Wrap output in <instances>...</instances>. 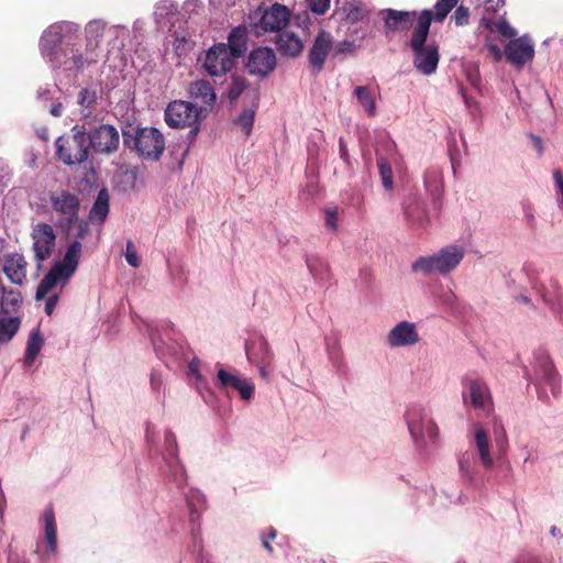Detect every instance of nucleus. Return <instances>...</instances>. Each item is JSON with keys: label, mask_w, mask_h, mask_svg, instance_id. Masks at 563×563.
Wrapping results in <instances>:
<instances>
[{"label": "nucleus", "mask_w": 563, "mask_h": 563, "mask_svg": "<svg viewBox=\"0 0 563 563\" xmlns=\"http://www.w3.org/2000/svg\"><path fill=\"white\" fill-rule=\"evenodd\" d=\"M485 46L487 47L489 54L497 62L503 58V56L505 55V51L503 52L501 48L498 45L494 44V43L487 42L485 44Z\"/></svg>", "instance_id": "6e6d98bb"}, {"label": "nucleus", "mask_w": 563, "mask_h": 563, "mask_svg": "<svg viewBox=\"0 0 563 563\" xmlns=\"http://www.w3.org/2000/svg\"><path fill=\"white\" fill-rule=\"evenodd\" d=\"M123 143L137 154L152 161H158L165 150V140L156 128L129 126L122 131Z\"/></svg>", "instance_id": "423d86ee"}, {"label": "nucleus", "mask_w": 563, "mask_h": 563, "mask_svg": "<svg viewBox=\"0 0 563 563\" xmlns=\"http://www.w3.org/2000/svg\"><path fill=\"white\" fill-rule=\"evenodd\" d=\"M56 154L66 165H79L88 159L89 144L85 125L76 124L70 136L56 140Z\"/></svg>", "instance_id": "1a4fd4ad"}, {"label": "nucleus", "mask_w": 563, "mask_h": 563, "mask_svg": "<svg viewBox=\"0 0 563 563\" xmlns=\"http://www.w3.org/2000/svg\"><path fill=\"white\" fill-rule=\"evenodd\" d=\"M330 0H309V8L317 14H323L329 9Z\"/></svg>", "instance_id": "3c124183"}, {"label": "nucleus", "mask_w": 563, "mask_h": 563, "mask_svg": "<svg viewBox=\"0 0 563 563\" xmlns=\"http://www.w3.org/2000/svg\"><path fill=\"white\" fill-rule=\"evenodd\" d=\"M354 95L356 96L360 104L364 108L367 115L374 117L376 114V100L369 87L357 86L354 89Z\"/></svg>", "instance_id": "f704fd0d"}, {"label": "nucleus", "mask_w": 563, "mask_h": 563, "mask_svg": "<svg viewBox=\"0 0 563 563\" xmlns=\"http://www.w3.org/2000/svg\"><path fill=\"white\" fill-rule=\"evenodd\" d=\"M188 93L190 98L199 100L207 107H212L217 100L213 87L206 79L192 81L188 87Z\"/></svg>", "instance_id": "bb28decb"}, {"label": "nucleus", "mask_w": 563, "mask_h": 563, "mask_svg": "<svg viewBox=\"0 0 563 563\" xmlns=\"http://www.w3.org/2000/svg\"><path fill=\"white\" fill-rule=\"evenodd\" d=\"M22 301V297L19 291L3 289V295L0 301L1 310L3 313H10L18 309Z\"/></svg>", "instance_id": "4c0bfd02"}, {"label": "nucleus", "mask_w": 563, "mask_h": 563, "mask_svg": "<svg viewBox=\"0 0 563 563\" xmlns=\"http://www.w3.org/2000/svg\"><path fill=\"white\" fill-rule=\"evenodd\" d=\"M227 51L230 52L236 60L244 55L247 49V29L244 25L234 27L229 36Z\"/></svg>", "instance_id": "a878e982"}, {"label": "nucleus", "mask_w": 563, "mask_h": 563, "mask_svg": "<svg viewBox=\"0 0 563 563\" xmlns=\"http://www.w3.org/2000/svg\"><path fill=\"white\" fill-rule=\"evenodd\" d=\"M494 438L498 452L505 454L508 444V438L505 428L501 424L494 426Z\"/></svg>", "instance_id": "a18cd8bd"}, {"label": "nucleus", "mask_w": 563, "mask_h": 563, "mask_svg": "<svg viewBox=\"0 0 563 563\" xmlns=\"http://www.w3.org/2000/svg\"><path fill=\"white\" fill-rule=\"evenodd\" d=\"M254 120L255 110L246 109L235 119L234 124L242 130L245 136H249L252 132Z\"/></svg>", "instance_id": "79ce46f5"}, {"label": "nucleus", "mask_w": 563, "mask_h": 563, "mask_svg": "<svg viewBox=\"0 0 563 563\" xmlns=\"http://www.w3.org/2000/svg\"><path fill=\"white\" fill-rule=\"evenodd\" d=\"M482 22L486 29L492 32H498L504 37L512 40L517 35V31L505 19L499 20L498 22H492L488 20H483Z\"/></svg>", "instance_id": "58836bf2"}, {"label": "nucleus", "mask_w": 563, "mask_h": 563, "mask_svg": "<svg viewBox=\"0 0 563 563\" xmlns=\"http://www.w3.org/2000/svg\"><path fill=\"white\" fill-rule=\"evenodd\" d=\"M236 59L227 51L225 43L213 44L205 53L201 65L211 77H222L232 70Z\"/></svg>", "instance_id": "9d476101"}, {"label": "nucleus", "mask_w": 563, "mask_h": 563, "mask_svg": "<svg viewBox=\"0 0 563 563\" xmlns=\"http://www.w3.org/2000/svg\"><path fill=\"white\" fill-rule=\"evenodd\" d=\"M419 341L417 324L406 320L395 324L386 335V343L391 349L413 346Z\"/></svg>", "instance_id": "f3484780"}, {"label": "nucleus", "mask_w": 563, "mask_h": 563, "mask_svg": "<svg viewBox=\"0 0 563 563\" xmlns=\"http://www.w3.org/2000/svg\"><path fill=\"white\" fill-rule=\"evenodd\" d=\"M277 49L282 55L297 57L303 49V43L298 35L292 32H282L276 40Z\"/></svg>", "instance_id": "393cba45"}, {"label": "nucleus", "mask_w": 563, "mask_h": 563, "mask_svg": "<svg viewBox=\"0 0 563 563\" xmlns=\"http://www.w3.org/2000/svg\"><path fill=\"white\" fill-rule=\"evenodd\" d=\"M27 262L20 253H11L4 257L3 272L8 279L15 285L26 280Z\"/></svg>", "instance_id": "5701e85b"}, {"label": "nucleus", "mask_w": 563, "mask_h": 563, "mask_svg": "<svg viewBox=\"0 0 563 563\" xmlns=\"http://www.w3.org/2000/svg\"><path fill=\"white\" fill-rule=\"evenodd\" d=\"M534 379L539 398L548 400L550 396L556 397L560 394V379L547 356L541 357L536 366Z\"/></svg>", "instance_id": "9b49d317"}, {"label": "nucleus", "mask_w": 563, "mask_h": 563, "mask_svg": "<svg viewBox=\"0 0 563 563\" xmlns=\"http://www.w3.org/2000/svg\"><path fill=\"white\" fill-rule=\"evenodd\" d=\"M271 363H262V364H255L260 371V375L264 379H268L269 373L267 371V366H269Z\"/></svg>", "instance_id": "69168bd1"}, {"label": "nucleus", "mask_w": 563, "mask_h": 563, "mask_svg": "<svg viewBox=\"0 0 563 563\" xmlns=\"http://www.w3.org/2000/svg\"><path fill=\"white\" fill-rule=\"evenodd\" d=\"M98 101V92L93 88H82L78 93V104L80 107V115L89 118L92 113V108Z\"/></svg>", "instance_id": "473e14b6"}, {"label": "nucleus", "mask_w": 563, "mask_h": 563, "mask_svg": "<svg viewBox=\"0 0 563 563\" xmlns=\"http://www.w3.org/2000/svg\"><path fill=\"white\" fill-rule=\"evenodd\" d=\"M506 59L516 68L521 69L534 57V45L528 35L512 38L505 46Z\"/></svg>", "instance_id": "dca6fc26"}, {"label": "nucleus", "mask_w": 563, "mask_h": 563, "mask_svg": "<svg viewBox=\"0 0 563 563\" xmlns=\"http://www.w3.org/2000/svg\"><path fill=\"white\" fill-rule=\"evenodd\" d=\"M339 146H340L341 158H343L345 162H347L349 154H347V148H346V145H345L343 139H340Z\"/></svg>", "instance_id": "338daca9"}, {"label": "nucleus", "mask_w": 563, "mask_h": 563, "mask_svg": "<svg viewBox=\"0 0 563 563\" xmlns=\"http://www.w3.org/2000/svg\"><path fill=\"white\" fill-rule=\"evenodd\" d=\"M465 256V249L459 244H450L438 252L417 257L411 263V271L422 276H448L454 272Z\"/></svg>", "instance_id": "7ed1b4c3"}, {"label": "nucleus", "mask_w": 563, "mask_h": 563, "mask_svg": "<svg viewBox=\"0 0 563 563\" xmlns=\"http://www.w3.org/2000/svg\"><path fill=\"white\" fill-rule=\"evenodd\" d=\"M49 202L56 212L67 224L77 221L80 202L76 195L67 190H57L49 194Z\"/></svg>", "instance_id": "2eb2a0df"}, {"label": "nucleus", "mask_w": 563, "mask_h": 563, "mask_svg": "<svg viewBox=\"0 0 563 563\" xmlns=\"http://www.w3.org/2000/svg\"><path fill=\"white\" fill-rule=\"evenodd\" d=\"M124 257L128 264L134 268L139 267L141 265V260L139 257L137 251L135 249V245L132 241L126 242Z\"/></svg>", "instance_id": "49530a36"}, {"label": "nucleus", "mask_w": 563, "mask_h": 563, "mask_svg": "<svg viewBox=\"0 0 563 563\" xmlns=\"http://www.w3.org/2000/svg\"><path fill=\"white\" fill-rule=\"evenodd\" d=\"M106 27L107 23L103 20H91L87 23L85 27L87 54L93 53L97 49L103 37Z\"/></svg>", "instance_id": "cd10ccee"}, {"label": "nucleus", "mask_w": 563, "mask_h": 563, "mask_svg": "<svg viewBox=\"0 0 563 563\" xmlns=\"http://www.w3.org/2000/svg\"><path fill=\"white\" fill-rule=\"evenodd\" d=\"M553 178L558 194L560 195V205L563 206V175L560 170L553 173Z\"/></svg>", "instance_id": "5fc2aeb1"}, {"label": "nucleus", "mask_w": 563, "mask_h": 563, "mask_svg": "<svg viewBox=\"0 0 563 563\" xmlns=\"http://www.w3.org/2000/svg\"><path fill=\"white\" fill-rule=\"evenodd\" d=\"M325 228L332 231L338 230V209L328 208L325 210Z\"/></svg>", "instance_id": "8fccbe9b"}, {"label": "nucleus", "mask_w": 563, "mask_h": 563, "mask_svg": "<svg viewBox=\"0 0 563 563\" xmlns=\"http://www.w3.org/2000/svg\"><path fill=\"white\" fill-rule=\"evenodd\" d=\"M276 530L273 527H269L268 529V537H262V544L265 548L266 551L269 553L273 552V547L271 545V540H274L276 538Z\"/></svg>", "instance_id": "4d7b16f0"}, {"label": "nucleus", "mask_w": 563, "mask_h": 563, "mask_svg": "<svg viewBox=\"0 0 563 563\" xmlns=\"http://www.w3.org/2000/svg\"><path fill=\"white\" fill-rule=\"evenodd\" d=\"M165 463L170 479L179 487L185 485L187 481L186 471L184 470V477H181L180 470L176 466L174 459L165 457Z\"/></svg>", "instance_id": "c03bdc74"}, {"label": "nucleus", "mask_w": 563, "mask_h": 563, "mask_svg": "<svg viewBox=\"0 0 563 563\" xmlns=\"http://www.w3.org/2000/svg\"><path fill=\"white\" fill-rule=\"evenodd\" d=\"M109 212V194L108 190L102 188L93 202V206L89 212L91 220L103 222Z\"/></svg>", "instance_id": "7c9ffc66"}, {"label": "nucleus", "mask_w": 563, "mask_h": 563, "mask_svg": "<svg viewBox=\"0 0 563 563\" xmlns=\"http://www.w3.org/2000/svg\"><path fill=\"white\" fill-rule=\"evenodd\" d=\"M378 15L384 22V34L390 37L396 32H407L416 20V11L383 9Z\"/></svg>", "instance_id": "a211bd4d"}, {"label": "nucleus", "mask_w": 563, "mask_h": 563, "mask_svg": "<svg viewBox=\"0 0 563 563\" xmlns=\"http://www.w3.org/2000/svg\"><path fill=\"white\" fill-rule=\"evenodd\" d=\"M175 10H176V8L172 2L164 1L156 7L155 13L163 15L164 14L163 11H165V14H172V13H174Z\"/></svg>", "instance_id": "13d9d810"}, {"label": "nucleus", "mask_w": 563, "mask_h": 563, "mask_svg": "<svg viewBox=\"0 0 563 563\" xmlns=\"http://www.w3.org/2000/svg\"><path fill=\"white\" fill-rule=\"evenodd\" d=\"M247 87V81L241 77H233L228 89V98L231 102L236 101Z\"/></svg>", "instance_id": "37998d69"}, {"label": "nucleus", "mask_w": 563, "mask_h": 563, "mask_svg": "<svg viewBox=\"0 0 563 563\" xmlns=\"http://www.w3.org/2000/svg\"><path fill=\"white\" fill-rule=\"evenodd\" d=\"M331 48L332 36L329 33L320 32L308 53L309 65L314 74H319L323 69Z\"/></svg>", "instance_id": "4be33fe9"}, {"label": "nucleus", "mask_w": 563, "mask_h": 563, "mask_svg": "<svg viewBox=\"0 0 563 563\" xmlns=\"http://www.w3.org/2000/svg\"><path fill=\"white\" fill-rule=\"evenodd\" d=\"M364 14H365V12L363 9L355 7L349 11L347 19L351 22H357L364 18Z\"/></svg>", "instance_id": "bf43d9fd"}, {"label": "nucleus", "mask_w": 563, "mask_h": 563, "mask_svg": "<svg viewBox=\"0 0 563 563\" xmlns=\"http://www.w3.org/2000/svg\"><path fill=\"white\" fill-rule=\"evenodd\" d=\"M166 124L173 129L189 128L188 137L192 142L205 119L203 109L197 107L192 102L185 100H174L169 102L164 112Z\"/></svg>", "instance_id": "0eeeda50"}, {"label": "nucleus", "mask_w": 563, "mask_h": 563, "mask_svg": "<svg viewBox=\"0 0 563 563\" xmlns=\"http://www.w3.org/2000/svg\"><path fill=\"white\" fill-rule=\"evenodd\" d=\"M247 70L252 75L265 77L276 67V55L271 47L254 48L246 64Z\"/></svg>", "instance_id": "6ab92c4d"}, {"label": "nucleus", "mask_w": 563, "mask_h": 563, "mask_svg": "<svg viewBox=\"0 0 563 563\" xmlns=\"http://www.w3.org/2000/svg\"><path fill=\"white\" fill-rule=\"evenodd\" d=\"M217 376L221 388L239 391L243 400H250L254 396L255 386L250 379L230 373L222 367L218 369Z\"/></svg>", "instance_id": "412c9836"}, {"label": "nucleus", "mask_w": 563, "mask_h": 563, "mask_svg": "<svg viewBox=\"0 0 563 563\" xmlns=\"http://www.w3.org/2000/svg\"><path fill=\"white\" fill-rule=\"evenodd\" d=\"M32 250L38 264L49 258L56 245V234L53 227L45 222H38L32 228Z\"/></svg>", "instance_id": "4468645a"}, {"label": "nucleus", "mask_w": 563, "mask_h": 563, "mask_svg": "<svg viewBox=\"0 0 563 563\" xmlns=\"http://www.w3.org/2000/svg\"><path fill=\"white\" fill-rule=\"evenodd\" d=\"M523 220L526 224L533 229L536 227V217L532 207L529 203H523Z\"/></svg>", "instance_id": "603ef678"}, {"label": "nucleus", "mask_w": 563, "mask_h": 563, "mask_svg": "<svg viewBox=\"0 0 563 563\" xmlns=\"http://www.w3.org/2000/svg\"><path fill=\"white\" fill-rule=\"evenodd\" d=\"M89 150L102 155L114 154L120 145V134L112 124H100L87 134Z\"/></svg>", "instance_id": "f8f14e48"}, {"label": "nucleus", "mask_w": 563, "mask_h": 563, "mask_svg": "<svg viewBox=\"0 0 563 563\" xmlns=\"http://www.w3.org/2000/svg\"><path fill=\"white\" fill-rule=\"evenodd\" d=\"M307 267L310 274L317 280L325 279V273L328 272V265L317 256H310L306 260Z\"/></svg>", "instance_id": "a19ab883"}, {"label": "nucleus", "mask_w": 563, "mask_h": 563, "mask_svg": "<svg viewBox=\"0 0 563 563\" xmlns=\"http://www.w3.org/2000/svg\"><path fill=\"white\" fill-rule=\"evenodd\" d=\"M431 22L432 12L423 10L417 19L409 43L413 54L412 64L424 76L434 74L440 60L439 45L428 42Z\"/></svg>", "instance_id": "f03ea898"}, {"label": "nucleus", "mask_w": 563, "mask_h": 563, "mask_svg": "<svg viewBox=\"0 0 563 563\" xmlns=\"http://www.w3.org/2000/svg\"><path fill=\"white\" fill-rule=\"evenodd\" d=\"M377 167L384 189L387 191H391L394 189V174L390 163L386 157L378 156Z\"/></svg>", "instance_id": "c9c22d12"}, {"label": "nucleus", "mask_w": 563, "mask_h": 563, "mask_svg": "<svg viewBox=\"0 0 563 563\" xmlns=\"http://www.w3.org/2000/svg\"><path fill=\"white\" fill-rule=\"evenodd\" d=\"M96 58L93 57H84L82 54H74L71 57L73 68L76 70H82L86 66L96 63Z\"/></svg>", "instance_id": "09e8293b"}, {"label": "nucleus", "mask_w": 563, "mask_h": 563, "mask_svg": "<svg viewBox=\"0 0 563 563\" xmlns=\"http://www.w3.org/2000/svg\"><path fill=\"white\" fill-rule=\"evenodd\" d=\"M57 296H52L47 299L46 303H45V312L47 314H52V312L54 311L55 307H56V303H57Z\"/></svg>", "instance_id": "e2e57ef3"}, {"label": "nucleus", "mask_w": 563, "mask_h": 563, "mask_svg": "<svg viewBox=\"0 0 563 563\" xmlns=\"http://www.w3.org/2000/svg\"><path fill=\"white\" fill-rule=\"evenodd\" d=\"M470 18V11L468 8L464 5H460L455 9L452 20L454 21L455 25L462 26L467 24Z\"/></svg>", "instance_id": "de8ad7c7"}, {"label": "nucleus", "mask_w": 563, "mask_h": 563, "mask_svg": "<svg viewBox=\"0 0 563 563\" xmlns=\"http://www.w3.org/2000/svg\"><path fill=\"white\" fill-rule=\"evenodd\" d=\"M471 434V444L475 453L465 451L459 456V472L471 486L479 487L484 483L481 466L485 471H490L495 465L494 448L488 431L481 422L472 424Z\"/></svg>", "instance_id": "f257e3e1"}, {"label": "nucleus", "mask_w": 563, "mask_h": 563, "mask_svg": "<svg viewBox=\"0 0 563 563\" xmlns=\"http://www.w3.org/2000/svg\"><path fill=\"white\" fill-rule=\"evenodd\" d=\"M44 520V540L48 554L54 555L57 551V536L55 515L52 508L45 509L43 514Z\"/></svg>", "instance_id": "c85d7f7f"}, {"label": "nucleus", "mask_w": 563, "mask_h": 563, "mask_svg": "<svg viewBox=\"0 0 563 563\" xmlns=\"http://www.w3.org/2000/svg\"><path fill=\"white\" fill-rule=\"evenodd\" d=\"M21 327L19 317L0 318V344L9 343L18 333Z\"/></svg>", "instance_id": "72a5a7b5"}, {"label": "nucleus", "mask_w": 563, "mask_h": 563, "mask_svg": "<svg viewBox=\"0 0 563 563\" xmlns=\"http://www.w3.org/2000/svg\"><path fill=\"white\" fill-rule=\"evenodd\" d=\"M63 110H64L63 104L58 102V103H55V104H53V106L51 107V109H49V113H51L53 117L58 118V117H62V114H63Z\"/></svg>", "instance_id": "0e129e2a"}, {"label": "nucleus", "mask_w": 563, "mask_h": 563, "mask_svg": "<svg viewBox=\"0 0 563 563\" xmlns=\"http://www.w3.org/2000/svg\"><path fill=\"white\" fill-rule=\"evenodd\" d=\"M79 25L70 21H60L49 25L40 40V51L43 58L54 68L63 64L59 57L58 45L67 37L79 32Z\"/></svg>", "instance_id": "6e6552de"}, {"label": "nucleus", "mask_w": 563, "mask_h": 563, "mask_svg": "<svg viewBox=\"0 0 563 563\" xmlns=\"http://www.w3.org/2000/svg\"><path fill=\"white\" fill-rule=\"evenodd\" d=\"M353 47H354V45L352 42L344 41L340 44L341 52H352Z\"/></svg>", "instance_id": "774afa93"}, {"label": "nucleus", "mask_w": 563, "mask_h": 563, "mask_svg": "<svg viewBox=\"0 0 563 563\" xmlns=\"http://www.w3.org/2000/svg\"><path fill=\"white\" fill-rule=\"evenodd\" d=\"M174 459L176 466L180 470L181 477H184V465L178 457V446L176 437L172 431L165 432V455L164 459Z\"/></svg>", "instance_id": "e433bc0d"}, {"label": "nucleus", "mask_w": 563, "mask_h": 563, "mask_svg": "<svg viewBox=\"0 0 563 563\" xmlns=\"http://www.w3.org/2000/svg\"><path fill=\"white\" fill-rule=\"evenodd\" d=\"M163 383H164V379H163V376L161 373H158L157 371H153L151 373V386H152V389L156 393H159L162 387H163Z\"/></svg>", "instance_id": "864d4df0"}, {"label": "nucleus", "mask_w": 563, "mask_h": 563, "mask_svg": "<svg viewBox=\"0 0 563 563\" xmlns=\"http://www.w3.org/2000/svg\"><path fill=\"white\" fill-rule=\"evenodd\" d=\"M457 4V0H438L433 7L432 20L435 22H442L450 11L455 8Z\"/></svg>", "instance_id": "ea45409f"}, {"label": "nucleus", "mask_w": 563, "mask_h": 563, "mask_svg": "<svg viewBox=\"0 0 563 563\" xmlns=\"http://www.w3.org/2000/svg\"><path fill=\"white\" fill-rule=\"evenodd\" d=\"M405 214L408 218V220H410L411 222L418 223L419 225H422L423 221H422V219L420 217L416 216L413 208L406 207L405 208Z\"/></svg>", "instance_id": "052dcab7"}, {"label": "nucleus", "mask_w": 563, "mask_h": 563, "mask_svg": "<svg viewBox=\"0 0 563 563\" xmlns=\"http://www.w3.org/2000/svg\"><path fill=\"white\" fill-rule=\"evenodd\" d=\"M44 344L43 338L38 330H33L27 339L26 342V349H25V355L23 360V366L30 367L33 365L36 356L42 350V346Z\"/></svg>", "instance_id": "c756f323"}, {"label": "nucleus", "mask_w": 563, "mask_h": 563, "mask_svg": "<svg viewBox=\"0 0 563 563\" xmlns=\"http://www.w3.org/2000/svg\"><path fill=\"white\" fill-rule=\"evenodd\" d=\"M186 501L190 511V522L195 523L206 508V498L197 489H190L186 495Z\"/></svg>", "instance_id": "2f4dec72"}, {"label": "nucleus", "mask_w": 563, "mask_h": 563, "mask_svg": "<svg viewBox=\"0 0 563 563\" xmlns=\"http://www.w3.org/2000/svg\"><path fill=\"white\" fill-rule=\"evenodd\" d=\"M530 140L532 142L533 147L537 150L538 154L542 155L544 152L542 139L538 135L532 134V135H530Z\"/></svg>", "instance_id": "680f3d73"}, {"label": "nucleus", "mask_w": 563, "mask_h": 563, "mask_svg": "<svg viewBox=\"0 0 563 563\" xmlns=\"http://www.w3.org/2000/svg\"><path fill=\"white\" fill-rule=\"evenodd\" d=\"M465 387L471 399V405L488 415L493 410V401L485 382L478 378L467 379Z\"/></svg>", "instance_id": "aec40b11"}, {"label": "nucleus", "mask_w": 563, "mask_h": 563, "mask_svg": "<svg viewBox=\"0 0 563 563\" xmlns=\"http://www.w3.org/2000/svg\"><path fill=\"white\" fill-rule=\"evenodd\" d=\"M410 437L420 453L438 439V427L431 417V410L419 402L411 404L405 413Z\"/></svg>", "instance_id": "20e7f679"}, {"label": "nucleus", "mask_w": 563, "mask_h": 563, "mask_svg": "<svg viewBox=\"0 0 563 563\" xmlns=\"http://www.w3.org/2000/svg\"><path fill=\"white\" fill-rule=\"evenodd\" d=\"M79 241L71 242L62 261L56 262L41 280L36 289V300H42L57 285L65 286L75 274L81 255Z\"/></svg>", "instance_id": "39448f33"}, {"label": "nucleus", "mask_w": 563, "mask_h": 563, "mask_svg": "<svg viewBox=\"0 0 563 563\" xmlns=\"http://www.w3.org/2000/svg\"><path fill=\"white\" fill-rule=\"evenodd\" d=\"M245 350L249 361L253 364L272 363L274 358L268 342L263 338L246 343Z\"/></svg>", "instance_id": "b1692460"}, {"label": "nucleus", "mask_w": 563, "mask_h": 563, "mask_svg": "<svg viewBox=\"0 0 563 563\" xmlns=\"http://www.w3.org/2000/svg\"><path fill=\"white\" fill-rule=\"evenodd\" d=\"M290 11L286 5L274 3L266 9L258 22H253L252 27L256 35H263L267 32L279 33L288 24Z\"/></svg>", "instance_id": "ddd939ff"}]
</instances>
